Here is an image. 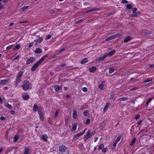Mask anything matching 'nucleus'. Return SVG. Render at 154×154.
<instances>
[{"label":"nucleus","mask_w":154,"mask_h":154,"mask_svg":"<svg viewBox=\"0 0 154 154\" xmlns=\"http://www.w3.org/2000/svg\"><path fill=\"white\" fill-rule=\"evenodd\" d=\"M31 85L29 81L26 80L23 82L22 88L24 91H26L31 88Z\"/></svg>","instance_id":"obj_1"},{"label":"nucleus","mask_w":154,"mask_h":154,"mask_svg":"<svg viewBox=\"0 0 154 154\" xmlns=\"http://www.w3.org/2000/svg\"><path fill=\"white\" fill-rule=\"evenodd\" d=\"M41 64L40 61H38L32 67L31 70L32 71H35L37 69L39 66Z\"/></svg>","instance_id":"obj_2"},{"label":"nucleus","mask_w":154,"mask_h":154,"mask_svg":"<svg viewBox=\"0 0 154 154\" xmlns=\"http://www.w3.org/2000/svg\"><path fill=\"white\" fill-rule=\"evenodd\" d=\"M90 132H91V130H88L87 132V134L85 136L84 140L85 141L91 137L90 134Z\"/></svg>","instance_id":"obj_3"},{"label":"nucleus","mask_w":154,"mask_h":154,"mask_svg":"<svg viewBox=\"0 0 154 154\" xmlns=\"http://www.w3.org/2000/svg\"><path fill=\"white\" fill-rule=\"evenodd\" d=\"M35 60V58L33 57H31L28 59L26 61V64H29L31 63H32Z\"/></svg>","instance_id":"obj_4"},{"label":"nucleus","mask_w":154,"mask_h":154,"mask_svg":"<svg viewBox=\"0 0 154 154\" xmlns=\"http://www.w3.org/2000/svg\"><path fill=\"white\" fill-rule=\"evenodd\" d=\"M104 146L103 144L100 145L99 146V149H101L103 152L105 153L107 151V148H104Z\"/></svg>","instance_id":"obj_5"},{"label":"nucleus","mask_w":154,"mask_h":154,"mask_svg":"<svg viewBox=\"0 0 154 154\" xmlns=\"http://www.w3.org/2000/svg\"><path fill=\"white\" fill-rule=\"evenodd\" d=\"M66 149V147L63 145H61L59 148V151L62 152H65Z\"/></svg>","instance_id":"obj_6"},{"label":"nucleus","mask_w":154,"mask_h":154,"mask_svg":"<svg viewBox=\"0 0 154 154\" xmlns=\"http://www.w3.org/2000/svg\"><path fill=\"white\" fill-rule=\"evenodd\" d=\"M106 57H107V56L106 55V53H105L103 57L96 59L95 61H103Z\"/></svg>","instance_id":"obj_7"},{"label":"nucleus","mask_w":154,"mask_h":154,"mask_svg":"<svg viewBox=\"0 0 154 154\" xmlns=\"http://www.w3.org/2000/svg\"><path fill=\"white\" fill-rule=\"evenodd\" d=\"M116 53V51L115 49L112 50L109 53H106V54L107 57L112 56L113 55Z\"/></svg>","instance_id":"obj_8"},{"label":"nucleus","mask_w":154,"mask_h":154,"mask_svg":"<svg viewBox=\"0 0 154 154\" xmlns=\"http://www.w3.org/2000/svg\"><path fill=\"white\" fill-rule=\"evenodd\" d=\"M9 79L0 80V84H5L9 82Z\"/></svg>","instance_id":"obj_9"},{"label":"nucleus","mask_w":154,"mask_h":154,"mask_svg":"<svg viewBox=\"0 0 154 154\" xmlns=\"http://www.w3.org/2000/svg\"><path fill=\"white\" fill-rule=\"evenodd\" d=\"M49 54H47L45 55L44 56L42 57L38 61H40V62L42 63V62L47 57H48Z\"/></svg>","instance_id":"obj_10"},{"label":"nucleus","mask_w":154,"mask_h":154,"mask_svg":"<svg viewBox=\"0 0 154 154\" xmlns=\"http://www.w3.org/2000/svg\"><path fill=\"white\" fill-rule=\"evenodd\" d=\"M22 97L23 99L25 100H27L29 98V95L26 94H25L22 95Z\"/></svg>","instance_id":"obj_11"},{"label":"nucleus","mask_w":154,"mask_h":154,"mask_svg":"<svg viewBox=\"0 0 154 154\" xmlns=\"http://www.w3.org/2000/svg\"><path fill=\"white\" fill-rule=\"evenodd\" d=\"M61 85H56L54 86V88L55 90L56 91H59V90L60 89H61Z\"/></svg>","instance_id":"obj_12"},{"label":"nucleus","mask_w":154,"mask_h":154,"mask_svg":"<svg viewBox=\"0 0 154 154\" xmlns=\"http://www.w3.org/2000/svg\"><path fill=\"white\" fill-rule=\"evenodd\" d=\"M115 39L114 36L113 35H112L111 36H110L107 38H106L105 39L106 41H109L111 40L112 39Z\"/></svg>","instance_id":"obj_13"},{"label":"nucleus","mask_w":154,"mask_h":154,"mask_svg":"<svg viewBox=\"0 0 154 154\" xmlns=\"http://www.w3.org/2000/svg\"><path fill=\"white\" fill-rule=\"evenodd\" d=\"M42 52V50L39 48H37L35 51V53L36 54H39Z\"/></svg>","instance_id":"obj_14"},{"label":"nucleus","mask_w":154,"mask_h":154,"mask_svg":"<svg viewBox=\"0 0 154 154\" xmlns=\"http://www.w3.org/2000/svg\"><path fill=\"white\" fill-rule=\"evenodd\" d=\"M96 70V68L95 66H93L89 69V71L91 72L95 71Z\"/></svg>","instance_id":"obj_15"},{"label":"nucleus","mask_w":154,"mask_h":154,"mask_svg":"<svg viewBox=\"0 0 154 154\" xmlns=\"http://www.w3.org/2000/svg\"><path fill=\"white\" fill-rule=\"evenodd\" d=\"M131 38V36H127L124 39V42H127L129 40H130Z\"/></svg>","instance_id":"obj_16"},{"label":"nucleus","mask_w":154,"mask_h":154,"mask_svg":"<svg viewBox=\"0 0 154 154\" xmlns=\"http://www.w3.org/2000/svg\"><path fill=\"white\" fill-rule=\"evenodd\" d=\"M21 81L20 78H17V79L15 82V85L16 87Z\"/></svg>","instance_id":"obj_17"},{"label":"nucleus","mask_w":154,"mask_h":154,"mask_svg":"<svg viewBox=\"0 0 154 154\" xmlns=\"http://www.w3.org/2000/svg\"><path fill=\"white\" fill-rule=\"evenodd\" d=\"M77 116V112L76 110H74L73 112L72 117L73 119H75Z\"/></svg>","instance_id":"obj_18"},{"label":"nucleus","mask_w":154,"mask_h":154,"mask_svg":"<svg viewBox=\"0 0 154 154\" xmlns=\"http://www.w3.org/2000/svg\"><path fill=\"white\" fill-rule=\"evenodd\" d=\"M38 108L37 105L35 104L33 106V110L34 112H36L38 110Z\"/></svg>","instance_id":"obj_19"},{"label":"nucleus","mask_w":154,"mask_h":154,"mask_svg":"<svg viewBox=\"0 0 154 154\" xmlns=\"http://www.w3.org/2000/svg\"><path fill=\"white\" fill-rule=\"evenodd\" d=\"M88 61V58H85L81 60V63L82 64H84L87 62Z\"/></svg>","instance_id":"obj_20"},{"label":"nucleus","mask_w":154,"mask_h":154,"mask_svg":"<svg viewBox=\"0 0 154 154\" xmlns=\"http://www.w3.org/2000/svg\"><path fill=\"white\" fill-rule=\"evenodd\" d=\"M48 138V137L46 135L44 134L42 135V139L44 141H46Z\"/></svg>","instance_id":"obj_21"},{"label":"nucleus","mask_w":154,"mask_h":154,"mask_svg":"<svg viewBox=\"0 0 154 154\" xmlns=\"http://www.w3.org/2000/svg\"><path fill=\"white\" fill-rule=\"evenodd\" d=\"M99 10V8H94L93 9H90V10H89V11H86L85 13H88V12H89L93 11H98Z\"/></svg>","instance_id":"obj_22"},{"label":"nucleus","mask_w":154,"mask_h":154,"mask_svg":"<svg viewBox=\"0 0 154 154\" xmlns=\"http://www.w3.org/2000/svg\"><path fill=\"white\" fill-rule=\"evenodd\" d=\"M5 106L6 107L8 108L9 109H12V106L11 105L7 103H5Z\"/></svg>","instance_id":"obj_23"},{"label":"nucleus","mask_w":154,"mask_h":154,"mask_svg":"<svg viewBox=\"0 0 154 154\" xmlns=\"http://www.w3.org/2000/svg\"><path fill=\"white\" fill-rule=\"evenodd\" d=\"M77 126V124L75 123L72 126V130L73 131H74L76 129Z\"/></svg>","instance_id":"obj_24"},{"label":"nucleus","mask_w":154,"mask_h":154,"mask_svg":"<svg viewBox=\"0 0 154 154\" xmlns=\"http://www.w3.org/2000/svg\"><path fill=\"white\" fill-rule=\"evenodd\" d=\"M43 40V38L42 37H39V38H38L37 40H34V41L37 42H38L40 43L42 42Z\"/></svg>","instance_id":"obj_25"},{"label":"nucleus","mask_w":154,"mask_h":154,"mask_svg":"<svg viewBox=\"0 0 154 154\" xmlns=\"http://www.w3.org/2000/svg\"><path fill=\"white\" fill-rule=\"evenodd\" d=\"M23 73V71H20L19 72L17 75V77H21Z\"/></svg>","instance_id":"obj_26"},{"label":"nucleus","mask_w":154,"mask_h":154,"mask_svg":"<svg viewBox=\"0 0 154 154\" xmlns=\"http://www.w3.org/2000/svg\"><path fill=\"white\" fill-rule=\"evenodd\" d=\"M59 111V109H57L55 111V113H54V118H56L58 115V113Z\"/></svg>","instance_id":"obj_27"},{"label":"nucleus","mask_w":154,"mask_h":154,"mask_svg":"<svg viewBox=\"0 0 154 154\" xmlns=\"http://www.w3.org/2000/svg\"><path fill=\"white\" fill-rule=\"evenodd\" d=\"M41 120L43 121L44 120L43 113L39 114Z\"/></svg>","instance_id":"obj_28"},{"label":"nucleus","mask_w":154,"mask_h":154,"mask_svg":"<svg viewBox=\"0 0 154 154\" xmlns=\"http://www.w3.org/2000/svg\"><path fill=\"white\" fill-rule=\"evenodd\" d=\"M136 140V139L135 138H134L132 140V141L130 144V145L131 146H133L134 144V143L135 142Z\"/></svg>","instance_id":"obj_29"},{"label":"nucleus","mask_w":154,"mask_h":154,"mask_svg":"<svg viewBox=\"0 0 154 154\" xmlns=\"http://www.w3.org/2000/svg\"><path fill=\"white\" fill-rule=\"evenodd\" d=\"M38 110V112L39 114L43 113V108L41 107H39Z\"/></svg>","instance_id":"obj_30"},{"label":"nucleus","mask_w":154,"mask_h":154,"mask_svg":"<svg viewBox=\"0 0 154 154\" xmlns=\"http://www.w3.org/2000/svg\"><path fill=\"white\" fill-rule=\"evenodd\" d=\"M109 105V103H107L106 105L105 106L103 110L104 112L107 109Z\"/></svg>","instance_id":"obj_31"},{"label":"nucleus","mask_w":154,"mask_h":154,"mask_svg":"<svg viewBox=\"0 0 154 154\" xmlns=\"http://www.w3.org/2000/svg\"><path fill=\"white\" fill-rule=\"evenodd\" d=\"M20 47V45L19 44H17L16 45L15 47V48H14V50H15L16 49H18Z\"/></svg>","instance_id":"obj_32"},{"label":"nucleus","mask_w":154,"mask_h":154,"mask_svg":"<svg viewBox=\"0 0 154 154\" xmlns=\"http://www.w3.org/2000/svg\"><path fill=\"white\" fill-rule=\"evenodd\" d=\"M29 148H26L25 149L24 154H29Z\"/></svg>","instance_id":"obj_33"},{"label":"nucleus","mask_w":154,"mask_h":154,"mask_svg":"<svg viewBox=\"0 0 154 154\" xmlns=\"http://www.w3.org/2000/svg\"><path fill=\"white\" fill-rule=\"evenodd\" d=\"M18 139L19 137L18 136H15L13 138V141L14 142H16L18 140Z\"/></svg>","instance_id":"obj_34"},{"label":"nucleus","mask_w":154,"mask_h":154,"mask_svg":"<svg viewBox=\"0 0 154 154\" xmlns=\"http://www.w3.org/2000/svg\"><path fill=\"white\" fill-rule=\"evenodd\" d=\"M128 99V98L126 97H123L122 98H120L119 99V100L121 101H124Z\"/></svg>","instance_id":"obj_35"},{"label":"nucleus","mask_w":154,"mask_h":154,"mask_svg":"<svg viewBox=\"0 0 154 154\" xmlns=\"http://www.w3.org/2000/svg\"><path fill=\"white\" fill-rule=\"evenodd\" d=\"M14 45H11L7 47L6 49L7 50H9L11 49L13 46Z\"/></svg>","instance_id":"obj_36"},{"label":"nucleus","mask_w":154,"mask_h":154,"mask_svg":"<svg viewBox=\"0 0 154 154\" xmlns=\"http://www.w3.org/2000/svg\"><path fill=\"white\" fill-rule=\"evenodd\" d=\"M152 99V98H150L147 101L146 103V106H147L148 105L149 103L151 101Z\"/></svg>","instance_id":"obj_37"},{"label":"nucleus","mask_w":154,"mask_h":154,"mask_svg":"<svg viewBox=\"0 0 154 154\" xmlns=\"http://www.w3.org/2000/svg\"><path fill=\"white\" fill-rule=\"evenodd\" d=\"M29 8V6H24L21 8V10L23 11H25L26 9H27Z\"/></svg>","instance_id":"obj_38"},{"label":"nucleus","mask_w":154,"mask_h":154,"mask_svg":"<svg viewBox=\"0 0 154 154\" xmlns=\"http://www.w3.org/2000/svg\"><path fill=\"white\" fill-rule=\"evenodd\" d=\"M114 92L112 91L111 93V94L110 95V99H112L114 97Z\"/></svg>","instance_id":"obj_39"},{"label":"nucleus","mask_w":154,"mask_h":154,"mask_svg":"<svg viewBox=\"0 0 154 154\" xmlns=\"http://www.w3.org/2000/svg\"><path fill=\"white\" fill-rule=\"evenodd\" d=\"M132 9L133 12V13H136V11L137 9V8H132Z\"/></svg>","instance_id":"obj_40"},{"label":"nucleus","mask_w":154,"mask_h":154,"mask_svg":"<svg viewBox=\"0 0 154 154\" xmlns=\"http://www.w3.org/2000/svg\"><path fill=\"white\" fill-rule=\"evenodd\" d=\"M121 137H119L117 138V139L115 141V142L116 143H117L121 139Z\"/></svg>","instance_id":"obj_41"},{"label":"nucleus","mask_w":154,"mask_h":154,"mask_svg":"<svg viewBox=\"0 0 154 154\" xmlns=\"http://www.w3.org/2000/svg\"><path fill=\"white\" fill-rule=\"evenodd\" d=\"M127 8L128 9H131L132 8L131 5L129 4L127 5Z\"/></svg>","instance_id":"obj_42"},{"label":"nucleus","mask_w":154,"mask_h":154,"mask_svg":"<svg viewBox=\"0 0 154 154\" xmlns=\"http://www.w3.org/2000/svg\"><path fill=\"white\" fill-rule=\"evenodd\" d=\"M79 137L76 134L73 137V139L74 140H75L78 139Z\"/></svg>","instance_id":"obj_43"},{"label":"nucleus","mask_w":154,"mask_h":154,"mask_svg":"<svg viewBox=\"0 0 154 154\" xmlns=\"http://www.w3.org/2000/svg\"><path fill=\"white\" fill-rule=\"evenodd\" d=\"M114 71V69L112 68H110L109 70V72L110 73H113Z\"/></svg>","instance_id":"obj_44"},{"label":"nucleus","mask_w":154,"mask_h":154,"mask_svg":"<svg viewBox=\"0 0 154 154\" xmlns=\"http://www.w3.org/2000/svg\"><path fill=\"white\" fill-rule=\"evenodd\" d=\"M104 87V85H103L102 84H100L99 85V88H100V89H103V88Z\"/></svg>","instance_id":"obj_45"},{"label":"nucleus","mask_w":154,"mask_h":154,"mask_svg":"<svg viewBox=\"0 0 154 154\" xmlns=\"http://www.w3.org/2000/svg\"><path fill=\"white\" fill-rule=\"evenodd\" d=\"M33 42L29 43L28 46V47L29 48H31L32 47V45H33Z\"/></svg>","instance_id":"obj_46"},{"label":"nucleus","mask_w":154,"mask_h":154,"mask_svg":"<svg viewBox=\"0 0 154 154\" xmlns=\"http://www.w3.org/2000/svg\"><path fill=\"white\" fill-rule=\"evenodd\" d=\"M114 36L115 38L116 37H119L121 35L120 33L117 34L115 35H113Z\"/></svg>","instance_id":"obj_47"},{"label":"nucleus","mask_w":154,"mask_h":154,"mask_svg":"<svg viewBox=\"0 0 154 154\" xmlns=\"http://www.w3.org/2000/svg\"><path fill=\"white\" fill-rule=\"evenodd\" d=\"M133 14H131V16L132 17H137V15L138 14V13H133Z\"/></svg>","instance_id":"obj_48"},{"label":"nucleus","mask_w":154,"mask_h":154,"mask_svg":"<svg viewBox=\"0 0 154 154\" xmlns=\"http://www.w3.org/2000/svg\"><path fill=\"white\" fill-rule=\"evenodd\" d=\"M51 35H46L45 37L46 39H48L51 37Z\"/></svg>","instance_id":"obj_49"},{"label":"nucleus","mask_w":154,"mask_h":154,"mask_svg":"<svg viewBox=\"0 0 154 154\" xmlns=\"http://www.w3.org/2000/svg\"><path fill=\"white\" fill-rule=\"evenodd\" d=\"M90 119H87L86 120V125L89 124L90 123Z\"/></svg>","instance_id":"obj_50"},{"label":"nucleus","mask_w":154,"mask_h":154,"mask_svg":"<svg viewBox=\"0 0 154 154\" xmlns=\"http://www.w3.org/2000/svg\"><path fill=\"white\" fill-rule=\"evenodd\" d=\"M84 134V132H80V133H79L78 134H77V135L79 137L81 135H82V134Z\"/></svg>","instance_id":"obj_51"},{"label":"nucleus","mask_w":154,"mask_h":154,"mask_svg":"<svg viewBox=\"0 0 154 154\" xmlns=\"http://www.w3.org/2000/svg\"><path fill=\"white\" fill-rule=\"evenodd\" d=\"M82 90L83 91L86 92L87 91V88L86 87H84L83 88Z\"/></svg>","instance_id":"obj_52"},{"label":"nucleus","mask_w":154,"mask_h":154,"mask_svg":"<svg viewBox=\"0 0 154 154\" xmlns=\"http://www.w3.org/2000/svg\"><path fill=\"white\" fill-rule=\"evenodd\" d=\"M95 134V131H93L91 133V132H90V134L91 137L94 135Z\"/></svg>","instance_id":"obj_53"},{"label":"nucleus","mask_w":154,"mask_h":154,"mask_svg":"<svg viewBox=\"0 0 154 154\" xmlns=\"http://www.w3.org/2000/svg\"><path fill=\"white\" fill-rule=\"evenodd\" d=\"M88 111L87 110H85L83 112V114L85 116H86V114L88 112Z\"/></svg>","instance_id":"obj_54"},{"label":"nucleus","mask_w":154,"mask_h":154,"mask_svg":"<svg viewBox=\"0 0 154 154\" xmlns=\"http://www.w3.org/2000/svg\"><path fill=\"white\" fill-rule=\"evenodd\" d=\"M140 117V115L138 114V115H137L136 116H135V118L137 120Z\"/></svg>","instance_id":"obj_55"},{"label":"nucleus","mask_w":154,"mask_h":154,"mask_svg":"<svg viewBox=\"0 0 154 154\" xmlns=\"http://www.w3.org/2000/svg\"><path fill=\"white\" fill-rule=\"evenodd\" d=\"M152 81V80L151 79H148V80H145L144 81V82L145 83H146V82H150Z\"/></svg>","instance_id":"obj_56"},{"label":"nucleus","mask_w":154,"mask_h":154,"mask_svg":"<svg viewBox=\"0 0 154 154\" xmlns=\"http://www.w3.org/2000/svg\"><path fill=\"white\" fill-rule=\"evenodd\" d=\"M122 3H128V2L126 0H123L122 1Z\"/></svg>","instance_id":"obj_57"},{"label":"nucleus","mask_w":154,"mask_h":154,"mask_svg":"<svg viewBox=\"0 0 154 154\" xmlns=\"http://www.w3.org/2000/svg\"><path fill=\"white\" fill-rule=\"evenodd\" d=\"M19 56H16L14 59V60H18L19 59Z\"/></svg>","instance_id":"obj_58"},{"label":"nucleus","mask_w":154,"mask_h":154,"mask_svg":"<svg viewBox=\"0 0 154 154\" xmlns=\"http://www.w3.org/2000/svg\"><path fill=\"white\" fill-rule=\"evenodd\" d=\"M0 119L2 120H5L6 119L5 117L3 116H2L0 117Z\"/></svg>","instance_id":"obj_59"},{"label":"nucleus","mask_w":154,"mask_h":154,"mask_svg":"<svg viewBox=\"0 0 154 154\" xmlns=\"http://www.w3.org/2000/svg\"><path fill=\"white\" fill-rule=\"evenodd\" d=\"M27 21H21L19 22L20 23H27Z\"/></svg>","instance_id":"obj_60"},{"label":"nucleus","mask_w":154,"mask_h":154,"mask_svg":"<svg viewBox=\"0 0 154 154\" xmlns=\"http://www.w3.org/2000/svg\"><path fill=\"white\" fill-rule=\"evenodd\" d=\"M149 68H154V65L152 64L149 66Z\"/></svg>","instance_id":"obj_61"},{"label":"nucleus","mask_w":154,"mask_h":154,"mask_svg":"<svg viewBox=\"0 0 154 154\" xmlns=\"http://www.w3.org/2000/svg\"><path fill=\"white\" fill-rule=\"evenodd\" d=\"M11 113L12 114H14L15 113V112L14 110H12L11 111Z\"/></svg>","instance_id":"obj_62"},{"label":"nucleus","mask_w":154,"mask_h":154,"mask_svg":"<svg viewBox=\"0 0 154 154\" xmlns=\"http://www.w3.org/2000/svg\"><path fill=\"white\" fill-rule=\"evenodd\" d=\"M142 120H141L140 121L138 122V125H140L141 124V123H142Z\"/></svg>","instance_id":"obj_63"},{"label":"nucleus","mask_w":154,"mask_h":154,"mask_svg":"<svg viewBox=\"0 0 154 154\" xmlns=\"http://www.w3.org/2000/svg\"><path fill=\"white\" fill-rule=\"evenodd\" d=\"M65 63H62L61 64V66L62 67H64L65 66Z\"/></svg>","instance_id":"obj_64"}]
</instances>
